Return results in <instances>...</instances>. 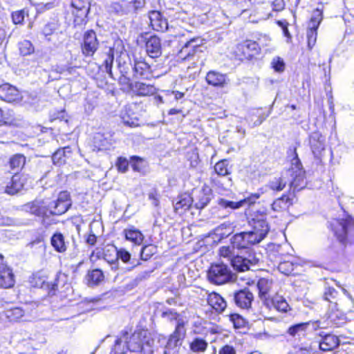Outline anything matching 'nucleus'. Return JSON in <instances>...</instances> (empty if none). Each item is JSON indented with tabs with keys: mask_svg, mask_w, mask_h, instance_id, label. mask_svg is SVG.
I'll return each instance as SVG.
<instances>
[{
	"mask_svg": "<svg viewBox=\"0 0 354 354\" xmlns=\"http://www.w3.org/2000/svg\"><path fill=\"white\" fill-rule=\"evenodd\" d=\"M111 8L113 10H114L115 12L119 14H124V10L122 8V6L121 5V3L120 1H115L111 3Z\"/></svg>",
	"mask_w": 354,
	"mask_h": 354,
	"instance_id": "774afa93",
	"label": "nucleus"
},
{
	"mask_svg": "<svg viewBox=\"0 0 354 354\" xmlns=\"http://www.w3.org/2000/svg\"><path fill=\"white\" fill-rule=\"evenodd\" d=\"M272 304L275 309L279 312L286 313L290 309L286 300L280 295H276L272 298Z\"/></svg>",
	"mask_w": 354,
	"mask_h": 354,
	"instance_id": "e433bc0d",
	"label": "nucleus"
},
{
	"mask_svg": "<svg viewBox=\"0 0 354 354\" xmlns=\"http://www.w3.org/2000/svg\"><path fill=\"white\" fill-rule=\"evenodd\" d=\"M142 331H135L130 337L127 331L122 333V337L124 341L127 348L131 352H139L142 349Z\"/></svg>",
	"mask_w": 354,
	"mask_h": 354,
	"instance_id": "6e6552de",
	"label": "nucleus"
},
{
	"mask_svg": "<svg viewBox=\"0 0 354 354\" xmlns=\"http://www.w3.org/2000/svg\"><path fill=\"white\" fill-rule=\"evenodd\" d=\"M207 346V342L201 338H195L190 344V349L194 353L204 352Z\"/></svg>",
	"mask_w": 354,
	"mask_h": 354,
	"instance_id": "a19ab883",
	"label": "nucleus"
},
{
	"mask_svg": "<svg viewBox=\"0 0 354 354\" xmlns=\"http://www.w3.org/2000/svg\"><path fill=\"white\" fill-rule=\"evenodd\" d=\"M116 165L120 171L124 173L128 169L129 162L125 158H119Z\"/></svg>",
	"mask_w": 354,
	"mask_h": 354,
	"instance_id": "69168bd1",
	"label": "nucleus"
},
{
	"mask_svg": "<svg viewBox=\"0 0 354 354\" xmlns=\"http://www.w3.org/2000/svg\"><path fill=\"white\" fill-rule=\"evenodd\" d=\"M309 325V322L299 323L292 325L288 329V333L292 337H300L301 335H304Z\"/></svg>",
	"mask_w": 354,
	"mask_h": 354,
	"instance_id": "473e14b6",
	"label": "nucleus"
},
{
	"mask_svg": "<svg viewBox=\"0 0 354 354\" xmlns=\"http://www.w3.org/2000/svg\"><path fill=\"white\" fill-rule=\"evenodd\" d=\"M259 259L257 257L255 252L249 249L244 253H236L232 259L230 263L233 268L238 272H245L250 270L251 266L256 265Z\"/></svg>",
	"mask_w": 354,
	"mask_h": 354,
	"instance_id": "7ed1b4c3",
	"label": "nucleus"
},
{
	"mask_svg": "<svg viewBox=\"0 0 354 354\" xmlns=\"http://www.w3.org/2000/svg\"><path fill=\"white\" fill-rule=\"evenodd\" d=\"M26 212L37 216H43L48 212V204L43 200H36L24 205Z\"/></svg>",
	"mask_w": 354,
	"mask_h": 354,
	"instance_id": "2eb2a0df",
	"label": "nucleus"
},
{
	"mask_svg": "<svg viewBox=\"0 0 354 354\" xmlns=\"http://www.w3.org/2000/svg\"><path fill=\"white\" fill-rule=\"evenodd\" d=\"M150 24L153 30L156 31H165L167 29V23L162 17L160 12L156 10L151 11L149 13Z\"/></svg>",
	"mask_w": 354,
	"mask_h": 354,
	"instance_id": "f3484780",
	"label": "nucleus"
},
{
	"mask_svg": "<svg viewBox=\"0 0 354 354\" xmlns=\"http://www.w3.org/2000/svg\"><path fill=\"white\" fill-rule=\"evenodd\" d=\"M207 83L212 86L225 87L228 86L229 80L224 74L209 71L206 75Z\"/></svg>",
	"mask_w": 354,
	"mask_h": 354,
	"instance_id": "a211bd4d",
	"label": "nucleus"
},
{
	"mask_svg": "<svg viewBox=\"0 0 354 354\" xmlns=\"http://www.w3.org/2000/svg\"><path fill=\"white\" fill-rule=\"evenodd\" d=\"M117 259H120L123 262L127 263L131 259V254L124 249H120L116 252Z\"/></svg>",
	"mask_w": 354,
	"mask_h": 354,
	"instance_id": "0e129e2a",
	"label": "nucleus"
},
{
	"mask_svg": "<svg viewBox=\"0 0 354 354\" xmlns=\"http://www.w3.org/2000/svg\"><path fill=\"white\" fill-rule=\"evenodd\" d=\"M87 278L88 285L94 286L98 284L104 279V274L102 270L95 269L88 272Z\"/></svg>",
	"mask_w": 354,
	"mask_h": 354,
	"instance_id": "58836bf2",
	"label": "nucleus"
},
{
	"mask_svg": "<svg viewBox=\"0 0 354 354\" xmlns=\"http://www.w3.org/2000/svg\"><path fill=\"white\" fill-rule=\"evenodd\" d=\"M231 244L238 250L247 249L251 245L246 232L237 233L231 239Z\"/></svg>",
	"mask_w": 354,
	"mask_h": 354,
	"instance_id": "5701e85b",
	"label": "nucleus"
},
{
	"mask_svg": "<svg viewBox=\"0 0 354 354\" xmlns=\"http://www.w3.org/2000/svg\"><path fill=\"white\" fill-rule=\"evenodd\" d=\"M185 334V329L182 327V322L176 326L174 332L170 335L165 346V354H174L178 352V348L180 345V340Z\"/></svg>",
	"mask_w": 354,
	"mask_h": 354,
	"instance_id": "0eeeda50",
	"label": "nucleus"
},
{
	"mask_svg": "<svg viewBox=\"0 0 354 354\" xmlns=\"http://www.w3.org/2000/svg\"><path fill=\"white\" fill-rule=\"evenodd\" d=\"M125 13L135 12L145 6V0H120Z\"/></svg>",
	"mask_w": 354,
	"mask_h": 354,
	"instance_id": "c756f323",
	"label": "nucleus"
},
{
	"mask_svg": "<svg viewBox=\"0 0 354 354\" xmlns=\"http://www.w3.org/2000/svg\"><path fill=\"white\" fill-rule=\"evenodd\" d=\"M250 225L252 227V231L265 237L269 231L268 225L264 219H253Z\"/></svg>",
	"mask_w": 354,
	"mask_h": 354,
	"instance_id": "7c9ffc66",
	"label": "nucleus"
},
{
	"mask_svg": "<svg viewBox=\"0 0 354 354\" xmlns=\"http://www.w3.org/2000/svg\"><path fill=\"white\" fill-rule=\"evenodd\" d=\"M12 339L13 342H20L27 339H32V338L26 331L20 330L19 331H16L13 333L12 335Z\"/></svg>",
	"mask_w": 354,
	"mask_h": 354,
	"instance_id": "4d7b16f0",
	"label": "nucleus"
},
{
	"mask_svg": "<svg viewBox=\"0 0 354 354\" xmlns=\"http://www.w3.org/2000/svg\"><path fill=\"white\" fill-rule=\"evenodd\" d=\"M98 41L96 34L93 30L85 32L82 44V51L85 56H92L98 48Z\"/></svg>",
	"mask_w": 354,
	"mask_h": 354,
	"instance_id": "1a4fd4ad",
	"label": "nucleus"
},
{
	"mask_svg": "<svg viewBox=\"0 0 354 354\" xmlns=\"http://www.w3.org/2000/svg\"><path fill=\"white\" fill-rule=\"evenodd\" d=\"M12 18L14 24H22L24 19V10H19L14 12L12 14Z\"/></svg>",
	"mask_w": 354,
	"mask_h": 354,
	"instance_id": "e2e57ef3",
	"label": "nucleus"
},
{
	"mask_svg": "<svg viewBox=\"0 0 354 354\" xmlns=\"http://www.w3.org/2000/svg\"><path fill=\"white\" fill-rule=\"evenodd\" d=\"M254 300V295L248 288L240 290L234 293L235 304L242 309H249Z\"/></svg>",
	"mask_w": 354,
	"mask_h": 354,
	"instance_id": "9d476101",
	"label": "nucleus"
},
{
	"mask_svg": "<svg viewBox=\"0 0 354 354\" xmlns=\"http://www.w3.org/2000/svg\"><path fill=\"white\" fill-rule=\"evenodd\" d=\"M208 280L214 284L222 285L234 279V274L223 263L212 264L207 273Z\"/></svg>",
	"mask_w": 354,
	"mask_h": 354,
	"instance_id": "f03ea898",
	"label": "nucleus"
},
{
	"mask_svg": "<svg viewBox=\"0 0 354 354\" xmlns=\"http://www.w3.org/2000/svg\"><path fill=\"white\" fill-rule=\"evenodd\" d=\"M24 184L21 180V178L19 175L15 174L11 181L6 185L5 192L10 195H14L18 193L23 189Z\"/></svg>",
	"mask_w": 354,
	"mask_h": 354,
	"instance_id": "bb28decb",
	"label": "nucleus"
},
{
	"mask_svg": "<svg viewBox=\"0 0 354 354\" xmlns=\"http://www.w3.org/2000/svg\"><path fill=\"white\" fill-rule=\"evenodd\" d=\"M0 99L7 102H18L22 96L19 90H0Z\"/></svg>",
	"mask_w": 354,
	"mask_h": 354,
	"instance_id": "cd10ccee",
	"label": "nucleus"
},
{
	"mask_svg": "<svg viewBox=\"0 0 354 354\" xmlns=\"http://www.w3.org/2000/svg\"><path fill=\"white\" fill-rule=\"evenodd\" d=\"M233 245L228 246H222L219 249V255L221 257L227 259V261H231L232 259L235 256L236 252Z\"/></svg>",
	"mask_w": 354,
	"mask_h": 354,
	"instance_id": "de8ad7c7",
	"label": "nucleus"
},
{
	"mask_svg": "<svg viewBox=\"0 0 354 354\" xmlns=\"http://www.w3.org/2000/svg\"><path fill=\"white\" fill-rule=\"evenodd\" d=\"M337 295L338 292L334 288L326 286L323 294V298L325 301L330 302L331 304L330 305H332L334 304L335 302H337Z\"/></svg>",
	"mask_w": 354,
	"mask_h": 354,
	"instance_id": "79ce46f5",
	"label": "nucleus"
},
{
	"mask_svg": "<svg viewBox=\"0 0 354 354\" xmlns=\"http://www.w3.org/2000/svg\"><path fill=\"white\" fill-rule=\"evenodd\" d=\"M72 6L75 8V10L73 11V15L83 21L88 12V8L80 0H73Z\"/></svg>",
	"mask_w": 354,
	"mask_h": 354,
	"instance_id": "2f4dec72",
	"label": "nucleus"
},
{
	"mask_svg": "<svg viewBox=\"0 0 354 354\" xmlns=\"http://www.w3.org/2000/svg\"><path fill=\"white\" fill-rule=\"evenodd\" d=\"M71 206L70 195L67 192H60L56 201L48 204V211L55 215L65 213Z\"/></svg>",
	"mask_w": 354,
	"mask_h": 354,
	"instance_id": "39448f33",
	"label": "nucleus"
},
{
	"mask_svg": "<svg viewBox=\"0 0 354 354\" xmlns=\"http://www.w3.org/2000/svg\"><path fill=\"white\" fill-rule=\"evenodd\" d=\"M292 176L293 178L290 181V186L294 191L300 190L306 186L305 171L304 170H299L297 173H294Z\"/></svg>",
	"mask_w": 354,
	"mask_h": 354,
	"instance_id": "c85d7f7f",
	"label": "nucleus"
},
{
	"mask_svg": "<svg viewBox=\"0 0 354 354\" xmlns=\"http://www.w3.org/2000/svg\"><path fill=\"white\" fill-rule=\"evenodd\" d=\"M260 197L259 194H254L248 197L247 198L241 200L238 202L227 201L224 198H221L218 201V204L224 208H230L231 209H236L244 206L245 205H250L254 204L257 199Z\"/></svg>",
	"mask_w": 354,
	"mask_h": 354,
	"instance_id": "ddd939ff",
	"label": "nucleus"
},
{
	"mask_svg": "<svg viewBox=\"0 0 354 354\" xmlns=\"http://www.w3.org/2000/svg\"><path fill=\"white\" fill-rule=\"evenodd\" d=\"M6 317L11 322L28 321V316L21 308L15 307L5 311Z\"/></svg>",
	"mask_w": 354,
	"mask_h": 354,
	"instance_id": "4be33fe9",
	"label": "nucleus"
},
{
	"mask_svg": "<svg viewBox=\"0 0 354 354\" xmlns=\"http://www.w3.org/2000/svg\"><path fill=\"white\" fill-rule=\"evenodd\" d=\"M230 320L236 328H241L245 326V321L243 317L239 314H231L230 315Z\"/></svg>",
	"mask_w": 354,
	"mask_h": 354,
	"instance_id": "3c124183",
	"label": "nucleus"
},
{
	"mask_svg": "<svg viewBox=\"0 0 354 354\" xmlns=\"http://www.w3.org/2000/svg\"><path fill=\"white\" fill-rule=\"evenodd\" d=\"M127 351L124 341L121 336L120 338L116 339L113 348L111 351V354H125Z\"/></svg>",
	"mask_w": 354,
	"mask_h": 354,
	"instance_id": "09e8293b",
	"label": "nucleus"
},
{
	"mask_svg": "<svg viewBox=\"0 0 354 354\" xmlns=\"http://www.w3.org/2000/svg\"><path fill=\"white\" fill-rule=\"evenodd\" d=\"M133 71L135 76L138 77H142L143 79L148 78L150 75V67L147 63L142 60H135Z\"/></svg>",
	"mask_w": 354,
	"mask_h": 354,
	"instance_id": "a878e982",
	"label": "nucleus"
},
{
	"mask_svg": "<svg viewBox=\"0 0 354 354\" xmlns=\"http://www.w3.org/2000/svg\"><path fill=\"white\" fill-rule=\"evenodd\" d=\"M162 317L170 322H172L174 320L176 321V326H178V324H180V322H182V327H183V328H185V327H184L185 322H184L183 319L181 317V316L178 313H177L174 310L168 309L165 311H163L162 313Z\"/></svg>",
	"mask_w": 354,
	"mask_h": 354,
	"instance_id": "4c0bfd02",
	"label": "nucleus"
},
{
	"mask_svg": "<svg viewBox=\"0 0 354 354\" xmlns=\"http://www.w3.org/2000/svg\"><path fill=\"white\" fill-rule=\"evenodd\" d=\"M207 303L218 313H223L227 307L225 300L219 294L214 292L208 294Z\"/></svg>",
	"mask_w": 354,
	"mask_h": 354,
	"instance_id": "6ab92c4d",
	"label": "nucleus"
},
{
	"mask_svg": "<svg viewBox=\"0 0 354 354\" xmlns=\"http://www.w3.org/2000/svg\"><path fill=\"white\" fill-rule=\"evenodd\" d=\"M26 164V157L21 153H17L10 157L9 160V166L11 171L17 174Z\"/></svg>",
	"mask_w": 354,
	"mask_h": 354,
	"instance_id": "393cba45",
	"label": "nucleus"
},
{
	"mask_svg": "<svg viewBox=\"0 0 354 354\" xmlns=\"http://www.w3.org/2000/svg\"><path fill=\"white\" fill-rule=\"evenodd\" d=\"M15 284L14 274L12 270L4 263L3 257L0 254V287L11 288Z\"/></svg>",
	"mask_w": 354,
	"mask_h": 354,
	"instance_id": "9b49d317",
	"label": "nucleus"
},
{
	"mask_svg": "<svg viewBox=\"0 0 354 354\" xmlns=\"http://www.w3.org/2000/svg\"><path fill=\"white\" fill-rule=\"evenodd\" d=\"M57 28V25L55 22L51 21L47 23L41 30V34L47 37L53 34L55 30Z\"/></svg>",
	"mask_w": 354,
	"mask_h": 354,
	"instance_id": "13d9d810",
	"label": "nucleus"
},
{
	"mask_svg": "<svg viewBox=\"0 0 354 354\" xmlns=\"http://www.w3.org/2000/svg\"><path fill=\"white\" fill-rule=\"evenodd\" d=\"M20 54L23 56L29 55L34 52V46L28 40H24L19 43Z\"/></svg>",
	"mask_w": 354,
	"mask_h": 354,
	"instance_id": "49530a36",
	"label": "nucleus"
},
{
	"mask_svg": "<svg viewBox=\"0 0 354 354\" xmlns=\"http://www.w3.org/2000/svg\"><path fill=\"white\" fill-rule=\"evenodd\" d=\"M50 245L59 253H64L67 250L65 238L61 232H56L50 238Z\"/></svg>",
	"mask_w": 354,
	"mask_h": 354,
	"instance_id": "b1692460",
	"label": "nucleus"
},
{
	"mask_svg": "<svg viewBox=\"0 0 354 354\" xmlns=\"http://www.w3.org/2000/svg\"><path fill=\"white\" fill-rule=\"evenodd\" d=\"M272 67L277 72L281 73L284 71L285 64L282 59L279 57L273 58L272 62Z\"/></svg>",
	"mask_w": 354,
	"mask_h": 354,
	"instance_id": "bf43d9fd",
	"label": "nucleus"
},
{
	"mask_svg": "<svg viewBox=\"0 0 354 354\" xmlns=\"http://www.w3.org/2000/svg\"><path fill=\"white\" fill-rule=\"evenodd\" d=\"M334 231L340 242L343 243L354 242V220L352 218L337 221Z\"/></svg>",
	"mask_w": 354,
	"mask_h": 354,
	"instance_id": "20e7f679",
	"label": "nucleus"
},
{
	"mask_svg": "<svg viewBox=\"0 0 354 354\" xmlns=\"http://www.w3.org/2000/svg\"><path fill=\"white\" fill-rule=\"evenodd\" d=\"M215 173L220 176H225L230 174L228 162L227 160L218 161L214 165Z\"/></svg>",
	"mask_w": 354,
	"mask_h": 354,
	"instance_id": "ea45409f",
	"label": "nucleus"
},
{
	"mask_svg": "<svg viewBox=\"0 0 354 354\" xmlns=\"http://www.w3.org/2000/svg\"><path fill=\"white\" fill-rule=\"evenodd\" d=\"M288 181L286 180L285 177L281 176L270 181L268 187L273 191L279 192L284 189Z\"/></svg>",
	"mask_w": 354,
	"mask_h": 354,
	"instance_id": "37998d69",
	"label": "nucleus"
},
{
	"mask_svg": "<svg viewBox=\"0 0 354 354\" xmlns=\"http://www.w3.org/2000/svg\"><path fill=\"white\" fill-rule=\"evenodd\" d=\"M123 234L127 241L132 242L135 245H140L143 242L144 235L134 226H130L129 227L124 229Z\"/></svg>",
	"mask_w": 354,
	"mask_h": 354,
	"instance_id": "412c9836",
	"label": "nucleus"
},
{
	"mask_svg": "<svg viewBox=\"0 0 354 354\" xmlns=\"http://www.w3.org/2000/svg\"><path fill=\"white\" fill-rule=\"evenodd\" d=\"M322 336L321 340L319 342V348L323 351H330L335 348L339 344V339L334 335L327 334Z\"/></svg>",
	"mask_w": 354,
	"mask_h": 354,
	"instance_id": "aec40b11",
	"label": "nucleus"
},
{
	"mask_svg": "<svg viewBox=\"0 0 354 354\" xmlns=\"http://www.w3.org/2000/svg\"><path fill=\"white\" fill-rule=\"evenodd\" d=\"M219 354H236V351L233 346L225 345L223 346L218 352Z\"/></svg>",
	"mask_w": 354,
	"mask_h": 354,
	"instance_id": "338daca9",
	"label": "nucleus"
},
{
	"mask_svg": "<svg viewBox=\"0 0 354 354\" xmlns=\"http://www.w3.org/2000/svg\"><path fill=\"white\" fill-rule=\"evenodd\" d=\"M32 285L35 287L40 288H44L48 286V284L46 283V279L44 277H40L35 275L30 281Z\"/></svg>",
	"mask_w": 354,
	"mask_h": 354,
	"instance_id": "680f3d73",
	"label": "nucleus"
},
{
	"mask_svg": "<svg viewBox=\"0 0 354 354\" xmlns=\"http://www.w3.org/2000/svg\"><path fill=\"white\" fill-rule=\"evenodd\" d=\"M251 245L260 243L265 236L250 230L246 232Z\"/></svg>",
	"mask_w": 354,
	"mask_h": 354,
	"instance_id": "052dcab7",
	"label": "nucleus"
},
{
	"mask_svg": "<svg viewBox=\"0 0 354 354\" xmlns=\"http://www.w3.org/2000/svg\"><path fill=\"white\" fill-rule=\"evenodd\" d=\"M114 59V50L113 48H109L106 54V58L104 60L103 62V66L104 67L105 71L109 73L110 75H111V68L112 64Z\"/></svg>",
	"mask_w": 354,
	"mask_h": 354,
	"instance_id": "a18cd8bd",
	"label": "nucleus"
},
{
	"mask_svg": "<svg viewBox=\"0 0 354 354\" xmlns=\"http://www.w3.org/2000/svg\"><path fill=\"white\" fill-rule=\"evenodd\" d=\"M291 205L290 199L286 195L275 200L272 204V209L275 212H280L288 208Z\"/></svg>",
	"mask_w": 354,
	"mask_h": 354,
	"instance_id": "72a5a7b5",
	"label": "nucleus"
},
{
	"mask_svg": "<svg viewBox=\"0 0 354 354\" xmlns=\"http://www.w3.org/2000/svg\"><path fill=\"white\" fill-rule=\"evenodd\" d=\"M272 283L266 279H261L257 283L259 297L261 299H267L268 292L271 288Z\"/></svg>",
	"mask_w": 354,
	"mask_h": 354,
	"instance_id": "c9c22d12",
	"label": "nucleus"
},
{
	"mask_svg": "<svg viewBox=\"0 0 354 354\" xmlns=\"http://www.w3.org/2000/svg\"><path fill=\"white\" fill-rule=\"evenodd\" d=\"M192 205H193L192 202V197L187 196L176 202L174 205V209L176 211H178L180 208L186 209H188Z\"/></svg>",
	"mask_w": 354,
	"mask_h": 354,
	"instance_id": "6e6d98bb",
	"label": "nucleus"
},
{
	"mask_svg": "<svg viewBox=\"0 0 354 354\" xmlns=\"http://www.w3.org/2000/svg\"><path fill=\"white\" fill-rule=\"evenodd\" d=\"M278 269L281 272L288 275L294 270V264L289 261H283L279 264Z\"/></svg>",
	"mask_w": 354,
	"mask_h": 354,
	"instance_id": "5fc2aeb1",
	"label": "nucleus"
},
{
	"mask_svg": "<svg viewBox=\"0 0 354 354\" xmlns=\"http://www.w3.org/2000/svg\"><path fill=\"white\" fill-rule=\"evenodd\" d=\"M322 20V11L317 8L313 11V16L310 20V28H318L319 24Z\"/></svg>",
	"mask_w": 354,
	"mask_h": 354,
	"instance_id": "8fccbe9b",
	"label": "nucleus"
},
{
	"mask_svg": "<svg viewBox=\"0 0 354 354\" xmlns=\"http://www.w3.org/2000/svg\"><path fill=\"white\" fill-rule=\"evenodd\" d=\"M156 252V248L153 245H147L142 247L140 252V257L142 260L147 261Z\"/></svg>",
	"mask_w": 354,
	"mask_h": 354,
	"instance_id": "603ef678",
	"label": "nucleus"
},
{
	"mask_svg": "<svg viewBox=\"0 0 354 354\" xmlns=\"http://www.w3.org/2000/svg\"><path fill=\"white\" fill-rule=\"evenodd\" d=\"M239 51L241 53L243 58L251 59L254 56L257 55L259 51V47L256 41L252 40H246L237 46Z\"/></svg>",
	"mask_w": 354,
	"mask_h": 354,
	"instance_id": "4468645a",
	"label": "nucleus"
},
{
	"mask_svg": "<svg viewBox=\"0 0 354 354\" xmlns=\"http://www.w3.org/2000/svg\"><path fill=\"white\" fill-rule=\"evenodd\" d=\"M342 291L346 297L339 303L335 302L334 304L330 305L327 313V319L329 323L336 327L344 324L346 322V313L354 309V302L351 295L344 288H342Z\"/></svg>",
	"mask_w": 354,
	"mask_h": 354,
	"instance_id": "f257e3e1",
	"label": "nucleus"
},
{
	"mask_svg": "<svg viewBox=\"0 0 354 354\" xmlns=\"http://www.w3.org/2000/svg\"><path fill=\"white\" fill-rule=\"evenodd\" d=\"M317 28H309L307 31L308 46L309 49H312L315 45L317 41Z\"/></svg>",
	"mask_w": 354,
	"mask_h": 354,
	"instance_id": "864d4df0",
	"label": "nucleus"
},
{
	"mask_svg": "<svg viewBox=\"0 0 354 354\" xmlns=\"http://www.w3.org/2000/svg\"><path fill=\"white\" fill-rule=\"evenodd\" d=\"M69 147H66L57 149L53 155L52 160L55 165H60L65 162V157L67 153H71Z\"/></svg>",
	"mask_w": 354,
	"mask_h": 354,
	"instance_id": "f704fd0d",
	"label": "nucleus"
},
{
	"mask_svg": "<svg viewBox=\"0 0 354 354\" xmlns=\"http://www.w3.org/2000/svg\"><path fill=\"white\" fill-rule=\"evenodd\" d=\"M309 144L315 157L319 158L325 149V138L318 131L313 132L309 137Z\"/></svg>",
	"mask_w": 354,
	"mask_h": 354,
	"instance_id": "f8f14e48",
	"label": "nucleus"
},
{
	"mask_svg": "<svg viewBox=\"0 0 354 354\" xmlns=\"http://www.w3.org/2000/svg\"><path fill=\"white\" fill-rule=\"evenodd\" d=\"M160 39L156 36H151L146 42V50L147 54L152 58L158 57L161 55Z\"/></svg>",
	"mask_w": 354,
	"mask_h": 354,
	"instance_id": "dca6fc26",
	"label": "nucleus"
},
{
	"mask_svg": "<svg viewBox=\"0 0 354 354\" xmlns=\"http://www.w3.org/2000/svg\"><path fill=\"white\" fill-rule=\"evenodd\" d=\"M212 198V191L207 185L201 189H196L192 192V202L196 209H203L208 205Z\"/></svg>",
	"mask_w": 354,
	"mask_h": 354,
	"instance_id": "423d86ee",
	"label": "nucleus"
},
{
	"mask_svg": "<svg viewBox=\"0 0 354 354\" xmlns=\"http://www.w3.org/2000/svg\"><path fill=\"white\" fill-rule=\"evenodd\" d=\"M293 158L291 160V168L290 172H291V175H293L294 173H297L299 170H303L301 162L298 157V155L296 152V148L295 147L291 151Z\"/></svg>",
	"mask_w": 354,
	"mask_h": 354,
	"instance_id": "c03bdc74",
	"label": "nucleus"
}]
</instances>
